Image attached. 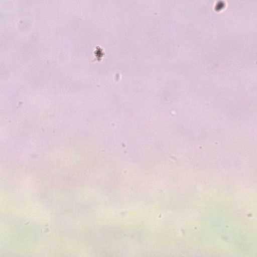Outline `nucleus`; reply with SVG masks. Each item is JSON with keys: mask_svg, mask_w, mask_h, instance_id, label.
<instances>
[{"mask_svg": "<svg viewBox=\"0 0 257 257\" xmlns=\"http://www.w3.org/2000/svg\"><path fill=\"white\" fill-rule=\"evenodd\" d=\"M223 7V4L222 3H219L216 8L217 11H219Z\"/></svg>", "mask_w": 257, "mask_h": 257, "instance_id": "1", "label": "nucleus"}, {"mask_svg": "<svg viewBox=\"0 0 257 257\" xmlns=\"http://www.w3.org/2000/svg\"><path fill=\"white\" fill-rule=\"evenodd\" d=\"M100 55V51L99 50H98L97 52V56L99 57Z\"/></svg>", "mask_w": 257, "mask_h": 257, "instance_id": "2", "label": "nucleus"}]
</instances>
